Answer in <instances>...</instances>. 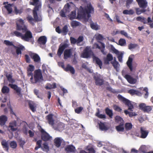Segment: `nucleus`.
<instances>
[{
	"label": "nucleus",
	"instance_id": "47",
	"mask_svg": "<svg viewBox=\"0 0 153 153\" xmlns=\"http://www.w3.org/2000/svg\"><path fill=\"white\" fill-rule=\"evenodd\" d=\"M138 46V45L136 44L130 43L128 45V48L130 50L134 49Z\"/></svg>",
	"mask_w": 153,
	"mask_h": 153
},
{
	"label": "nucleus",
	"instance_id": "49",
	"mask_svg": "<svg viewBox=\"0 0 153 153\" xmlns=\"http://www.w3.org/2000/svg\"><path fill=\"white\" fill-rule=\"evenodd\" d=\"M132 125L131 123H126L125 125V127L126 130H130L132 128Z\"/></svg>",
	"mask_w": 153,
	"mask_h": 153
},
{
	"label": "nucleus",
	"instance_id": "21",
	"mask_svg": "<svg viewBox=\"0 0 153 153\" xmlns=\"http://www.w3.org/2000/svg\"><path fill=\"white\" fill-rule=\"evenodd\" d=\"M14 48L16 49V53L17 55L21 54L22 51L25 50L24 47L22 45H19V46H14Z\"/></svg>",
	"mask_w": 153,
	"mask_h": 153
},
{
	"label": "nucleus",
	"instance_id": "63",
	"mask_svg": "<svg viewBox=\"0 0 153 153\" xmlns=\"http://www.w3.org/2000/svg\"><path fill=\"white\" fill-rule=\"evenodd\" d=\"M116 122H118L123 121L122 118L119 116H117L115 118Z\"/></svg>",
	"mask_w": 153,
	"mask_h": 153
},
{
	"label": "nucleus",
	"instance_id": "3",
	"mask_svg": "<svg viewBox=\"0 0 153 153\" xmlns=\"http://www.w3.org/2000/svg\"><path fill=\"white\" fill-rule=\"evenodd\" d=\"M39 7L37 6L34 8L33 11V18L30 15H28L26 19L28 22L32 25H34V22H40L42 20V18L40 15H38L37 11H38Z\"/></svg>",
	"mask_w": 153,
	"mask_h": 153
},
{
	"label": "nucleus",
	"instance_id": "25",
	"mask_svg": "<svg viewBox=\"0 0 153 153\" xmlns=\"http://www.w3.org/2000/svg\"><path fill=\"white\" fill-rule=\"evenodd\" d=\"M7 119V117L5 115H2L0 116V125L1 126L5 125Z\"/></svg>",
	"mask_w": 153,
	"mask_h": 153
},
{
	"label": "nucleus",
	"instance_id": "36",
	"mask_svg": "<svg viewBox=\"0 0 153 153\" xmlns=\"http://www.w3.org/2000/svg\"><path fill=\"white\" fill-rule=\"evenodd\" d=\"M105 112L110 117L112 118L113 115V113L112 110L109 109L108 108H107L105 109Z\"/></svg>",
	"mask_w": 153,
	"mask_h": 153
},
{
	"label": "nucleus",
	"instance_id": "22",
	"mask_svg": "<svg viewBox=\"0 0 153 153\" xmlns=\"http://www.w3.org/2000/svg\"><path fill=\"white\" fill-rule=\"evenodd\" d=\"M64 70L67 72L69 71L72 74H74L75 73L74 68L69 64L67 65Z\"/></svg>",
	"mask_w": 153,
	"mask_h": 153
},
{
	"label": "nucleus",
	"instance_id": "16",
	"mask_svg": "<svg viewBox=\"0 0 153 153\" xmlns=\"http://www.w3.org/2000/svg\"><path fill=\"white\" fill-rule=\"evenodd\" d=\"M139 7L144 9L147 6L148 3L146 0H136Z\"/></svg>",
	"mask_w": 153,
	"mask_h": 153
},
{
	"label": "nucleus",
	"instance_id": "17",
	"mask_svg": "<svg viewBox=\"0 0 153 153\" xmlns=\"http://www.w3.org/2000/svg\"><path fill=\"white\" fill-rule=\"evenodd\" d=\"M54 145L57 148H59L61 143L63 141V140L59 137L55 138L54 140Z\"/></svg>",
	"mask_w": 153,
	"mask_h": 153
},
{
	"label": "nucleus",
	"instance_id": "8",
	"mask_svg": "<svg viewBox=\"0 0 153 153\" xmlns=\"http://www.w3.org/2000/svg\"><path fill=\"white\" fill-rule=\"evenodd\" d=\"M40 129L39 130L41 133V139L45 141H47L50 140L52 138V137L49 134L45 131L44 129L41 128V126Z\"/></svg>",
	"mask_w": 153,
	"mask_h": 153
},
{
	"label": "nucleus",
	"instance_id": "4",
	"mask_svg": "<svg viewBox=\"0 0 153 153\" xmlns=\"http://www.w3.org/2000/svg\"><path fill=\"white\" fill-rule=\"evenodd\" d=\"M34 80L33 78V76L30 78L31 82L33 83H35L40 81V80L43 79L41 72L40 70H36L34 72Z\"/></svg>",
	"mask_w": 153,
	"mask_h": 153
},
{
	"label": "nucleus",
	"instance_id": "18",
	"mask_svg": "<svg viewBox=\"0 0 153 153\" xmlns=\"http://www.w3.org/2000/svg\"><path fill=\"white\" fill-rule=\"evenodd\" d=\"M65 150L67 152H74L76 150V149L73 145H69L65 147Z\"/></svg>",
	"mask_w": 153,
	"mask_h": 153
},
{
	"label": "nucleus",
	"instance_id": "59",
	"mask_svg": "<svg viewBox=\"0 0 153 153\" xmlns=\"http://www.w3.org/2000/svg\"><path fill=\"white\" fill-rule=\"evenodd\" d=\"M106 89L108 91L113 93L115 94L117 92L115 90L113 89L111 87H107Z\"/></svg>",
	"mask_w": 153,
	"mask_h": 153
},
{
	"label": "nucleus",
	"instance_id": "56",
	"mask_svg": "<svg viewBox=\"0 0 153 153\" xmlns=\"http://www.w3.org/2000/svg\"><path fill=\"white\" fill-rule=\"evenodd\" d=\"M29 107L30 110L33 112L36 111V109L34 106V105L31 103L29 102L28 103Z\"/></svg>",
	"mask_w": 153,
	"mask_h": 153
},
{
	"label": "nucleus",
	"instance_id": "33",
	"mask_svg": "<svg viewBox=\"0 0 153 153\" xmlns=\"http://www.w3.org/2000/svg\"><path fill=\"white\" fill-rule=\"evenodd\" d=\"M94 60L95 61L96 63L99 66L100 68L101 69L102 64L101 60L97 57H95L94 58Z\"/></svg>",
	"mask_w": 153,
	"mask_h": 153
},
{
	"label": "nucleus",
	"instance_id": "15",
	"mask_svg": "<svg viewBox=\"0 0 153 153\" xmlns=\"http://www.w3.org/2000/svg\"><path fill=\"white\" fill-rule=\"evenodd\" d=\"M29 55L34 62H39L40 61V58L39 55L37 53H29Z\"/></svg>",
	"mask_w": 153,
	"mask_h": 153
},
{
	"label": "nucleus",
	"instance_id": "34",
	"mask_svg": "<svg viewBox=\"0 0 153 153\" xmlns=\"http://www.w3.org/2000/svg\"><path fill=\"white\" fill-rule=\"evenodd\" d=\"M128 92L131 95L134 94L139 95L141 94V93L138 91L133 89L129 90L128 91Z\"/></svg>",
	"mask_w": 153,
	"mask_h": 153
},
{
	"label": "nucleus",
	"instance_id": "31",
	"mask_svg": "<svg viewBox=\"0 0 153 153\" xmlns=\"http://www.w3.org/2000/svg\"><path fill=\"white\" fill-rule=\"evenodd\" d=\"M6 76L7 77L8 81L9 82L11 83H13L15 82V80L13 78V76L12 74H7L6 75Z\"/></svg>",
	"mask_w": 153,
	"mask_h": 153
},
{
	"label": "nucleus",
	"instance_id": "51",
	"mask_svg": "<svg viewBox=\"0 0 153 153\" xmlns=\"http://www.w3.org/2000/svg\"><path fill=\"white\" fill-rule=\"evenodd\" d=\"M83 108L82 107H79L77 108L74 109L75 112L77 114H80L83 110Z\"/></svg>",
	"mask_w": 153,
	"mask_h": 153
},
{
	"label": "nucleus",
	"instance_id": "2",
	"mask_svg": "<svg viewBox=\"0 0 153 153\" xmlns=\"http://www.w3.org/2000/svg\"><path fill=\"white\" fill-rule=\"evenodd\" d=\"M94 13V8L91 4L88 5L87 8L80 6L78 11L77 17L79 19H86L88 21L91 17L90 13Z\"/></svg>",
	"mask_w": 153,
	"mask_h": 153
},
{
	"label": "nucleus",
	"instance_id": "42",
	"mask_svg": "<svg viewBox=\"0 0 153 153\" xmlns=\"http://www.w3.org/2000/svg\"><path fill=\"white\" fill-rule=\"evenodd\" d=\"M116 128L118 131H123L124 130L123 124L120 123L119 126H116Z\"/></svg>",
	"mask_w": 153,
	"mask_h": 153
},
{
	"label": "nucleus",
	"instance_id": "38",
	"mask_svg": "<svg viewBox=\"0 0 153 153\" xmlns=\"http://www.w3.org/2000/svg\"><path fill=\"white\" fill-rule=\"evenodd\" d=\"M134 13V11L132 9L129 10H125L123 11V13L124 14L132 15Z\"/></svg>",
	"mask_w": 153,
	"mask_h": 153
},
{
	"label": "nucleus",
	"instance_id": "19",
	"mask_svg": "<svg viewBox=\"0 0 153 153\" xmlns=\"http://www.w3.org/2000/svg\"><path fill=\"white\" fill-rule=\"evenodd\" d=\"M125 77L127 79L128 82L130 84H135L137 80L131 77V76L128 74L125 75Z\"/></svg>",
	"mask_w": 153,
	"mask_h": 153
},
{
	"label": "nucleus",
	"instance_id": "58",
	"mask_svg": "<svg viewBox=\"0 0 153 153\" xmlns=\"http://www.w3.org/2000/svg\"><path fill=\"white\" fill-rule=\"evenodd\" d=\"M35 69L34 66L32 65H29L27 68V70L29 71H33Z\"/></svg>",
	"mask_w": 153,
	"mask_h": 153
},
{
	"label": "nucleus",
	"instance_id": "44",
	"mask_svg": "<svg viewBox=\"0 0 153 153\" xmlns=\"http://www.w3.org/2000/svg\"><path fill=\"white\" fill-rule=\"evenodd\" d=\"M42 143V141L41 140H39L36 142V145L37 146H36L35 148V150H37L38 149L41 147V145Z\"/></svg>",
	"mask_w": 153,
	"mask_h": 153
},
{
	"label": "nucleus",
	"instance_id": "52",
	"mask_svg": "<svg viewBox=\"0 0 153 153\" xmlns=\"http://www.w3.org/2000/svg\"><path fill=\"white\" fill-rule=\"evenodd\" d=\"M136 13L137 15H139L140 14L142 13L145 12L146 10L144 9L142 10H140L139 8H135Z\"/></svg>",
	"mask_w": 153,
	"mask_h": 153
},
{
	"label": "nucleus",
	"instance_id": "14",
	"mask_svg": "<svg viewBox=\"0 0 153 153\" xmlns=\"http://www.w3.org/2000/svg\"><path fill=\"white\" fill-rule=\"evenodd\" d=\"M8 86L15 91L18 95L19 96L21 94L22 89L17 85L10 83Z\"/></svg>",
	"mask_w": 153,
	"mask_h": 153
},
{
	"label": "nucleus",
	"instance_id": "48",
	"mask_svg": "<svg viewBox=\"0 0 153 153\" xmlns=\"http://www.w3.org/2000/svg\"><path fill=\"white\" fill-rule=\"evenodd\" d=\"M119 45L121 46H124L126 44V40L123 39H120L118 42Z\"/></svg>",
	"mask_w": 153,
	"mask_h": 153
},
{
	"label": "nucleus",
	"instance_id": "29",
	"mask_svg": "<svg viewBox=\"0 0 153 153\" xmlns=\"http://www.w3.org/2000/svg\"><path fill=\"white\" fill-rule=\"evenodd\" d=\"M16 121H14L10 123L8 128H10V129L12 131H13L16 130L17 128H15V127H16Z\"/></svg>",
	"mask_w": 153,
	"mask_h": 153
},
{
	"label": "nucleus",
	"instance_id": "7",
	"mask_svg": "<svg viewBox=\"0 0 153 153\" xmlns=\"http://www.w3.org/2000/svg\"><path fill=\"white\" fill-rule=\"evenodd\" d=\"M93 78L96 85L101 86L104 84V80L100 74H94Z\"/></svg>",
	"mask_w": 153,
	"mask_h": 153
},
{
	"label": "nucleus",
	"instance_id": "28",
	"mask_svg": "<svg viewBox=\"0 0 153 153\" xmlns=\"http://www.w3.org/2000/svg\"><path fill=\"white\" fill-rule=\"evenodd\" d=\"M1 144L4 150L7 152L9 151V146L8 143L5 140H3L1 142Z\"/></svg>",
	"mask_w": 153,
	"mask_h": 153
},
{
	"label": "nucleus",
	"instance_id": "62",
	"mask_svg": "<svg viewBox=\"0 0 153 153\" xmlns=\"http://www.w3.org/2000/svg\"><path fill=\"white\" fill-rule=\"evenodd\" d=\"M111 63L114 68L115 69H117V68L118 62L115 60L113 62H111Z\"/></svg>",
	"mask_w": 153,
	"mask_h": 153
},
{
	"label": "nucleus",
	"instance_id": "11",
	"mask_svg": "<svg viewBox=\"0 0 153 153\" xmlns=\"http://www.w3.org/2000/svg\"><path fill=\"white\" fill-rule=\"evenodd\" d=\"M99 42L101 44L102 47H100L99 45L97 43H94L93 45V48H94L97 49L98 48L101 51L102 53L104 55H105L106 53L104 51L105 48V45L104 44L101 42Z\"/></svg>",
	"mask_w": 153,
	"mask_h": 153
},
{
	"label": "nucleus",
	"instance_id": "26",
	"mask_svg": "<svg viewBox=\"0 0 153 153\" xmlns=\"http://www.w3.org/2000/svg\"><path fill=\"white\" fill-rule=\"evenodd\" d=\"M53 114H50L46 117V119L48 121L49 124L52 126H53L54 125V120L53 119Z\"/></svg>",
	"mask_w": 153,
	"mask_h": 153
},
{
	"label": "nucleus",
	"instance_id": "24",
	"mask_svg": "<svg viewBox=\"0 0 153 153\" xmlns=\"http://www.w3.org/2000/svg\"><path fill=\"white\" fill-rule=\"evenodd\" d=\"M113 58L112 54L111 53H108L106 57L104 59V63L106 65L109 64V62L112 60Z\"/></svg>",
	"mask_w": 153,
	"mask_h": 153
},
{
	"label": "nucleus",
	"instance_id": "13",
	"mask_svg": "<svg viewBox=\"0 0 153 153\" xmlns=\"http://www.w3.org/2000/svg\"><path fill=\"white\" fill-rule=\"evenodd\" d=\"M91 53V50L88 47H86L84 50L81 55L84 58H88L90 56Z\"/></svg>",
	"mask_w": 153,
	"mask_h": 153
},
{
	"label": "nucleus",
	"instance_id": "10",
	"mask_svg": "<svg viewBox=\"0 0 153 153\" xmlns=\"http://www.w3.org/2000/svg\"><path fill=\"white\" fill-rule=\"evenodd\" d=\"M139 106L140 109L145 112L149 113L152 109V106H147L144 103L140 104Z\"/></svg>",
	"mask_w": 153,
	"mask_h": 153
},
{
	"label": "nucleus",
	"instance_id": "30",
	"mask_svg": "<svg viewBox=\"0 0 153 153\" xmlns=\"http://www.w3.org/2000/svg\"><path fill=\"white\" fill-rule=\"evenodd\" d=\"M133 59L129 57L128 58V60L127 61L126 64L129 67L131 71H132L133 70V68L132 66V62Z\"/></svg>",
	"mask_w": 153,
	"mask_h": 153
},
{
	"label": "nucleus",
	"instance_id": "6",
	"mask_svg": "<svg viewBox=\"0 0 153 153\" xmlns=\"http://www.w3.org/2000/svg\"><path fill=\"white\" fill-rule=\"evenodd\" d=\"M84 40V37L82 36H80L77 39L72 37H71L70 38V41L71 43V44H76L78 46H83L85 44V42H83L81 44V42H82Z\"/></svg>",
	"mask_w": 153,
	"mask_h": 153
},
{
	"label": "nucleus",
	"instance_id": "41",
	"mask_svg": "<svg viewBox=\"0 0 153 153\" xmlns=\"http://www.w3.org/2000/svg\"><path fill=\"white\" fill-rule=\"evenodd\" d=\"M13 35L19 38H20L22 39V37L23 36V34L18 31L16 30L13 32Z\"/></svg>",
	"mask_w": 153,
	"mask_h": 153
},
{
	"label": "nucleus",
	"instance_id": "64",
	"mask_svg": "<svg viewBox=\"0 0 153 153\" xmlns=\"http://www.w3.org/2000/svg\"><path fill=\"white\" fill-rule=\"evenodd\" d=\"M25 59L27 63H30V59L29 56L27 55H25Z\"/></svg>",
	"mask_w": 153,
	"mask_h": 153
},
{
	"label": "nucleus",
	"instance_id": "50",
	"mask_svg": "<svg viewBox=\"0 0 153 153\" xmlns=\"http://www.w3.org/2000/svg\"><path fill=\"white\" fill-rule=\"evenodd\" d=\"M68 32V27L67 25H65L63 27L62 30V33L65 35L67 34Z\"/></svg>",
	"mask_w": 153,
	"mask_h": 153
},
{
	"label": "nucleus",
	"instance_id": "5",
	"mask_svg": "<svg viewBox=\"0 0 153 153\" xmlns=\"http://www.w3.org/2000/svg\"><path fill=\"white\" fill-rule=\"evenodd\" d=\"M117 98L123 102L128 107V110L132 111V109L134 108V106L131 101L124 97L120 94L118 95Z\"/></svg>",
	"mask_w": 153,
	"mask_h": 153
},
{
	"label": "nucleus",
	"instance_id": "61",
	"mask_svg": "<svg viewBox=\"0 0 153 153\" xmlns=\"http://www.w3.org/2000/svg\"><path fill=\"white\" fill-rule=\"evenodd\" d=\"M14 11L15 13V14L17 15L18 14H20L22 12V11L21 10H18L17 9V7H14Z\"/></svg>",
	"mask_w": 153,
	"mask_h": 153
},
{
	"label": "nucleus",
	"instance_id": "60",
	"mask_svg": "<svg viewBox=\"0 0 153 153\" xmlns=\"http://www.w3.org/2000/svg\"><path fill=\"white\" fill-rule=\"evenodd\" d=\"M96 116L99 118L102 119L105 118L106 116L105 114H100L99 112H97L96 114Z\"/></svg>",
	"mask_w": 153,
	"mask_h": 153
},
{
	"label": "nucleus",
	"instance_id": "35",
	"mask_svg": "<svg viewBox=\"0 0 153 153\" xmlns=\"http://www.w3.org/2000/svg\"><path fill=\"white\" fill-rule=\"evenodd\" d=\"M56 88V84L53 83L52 84H48L46 86L45 88L47 89H50L53 88Z\"/></svg>",
	"mask_w": 153,
	"mask_h": 153
},
{
	"label": "nucleus",
	"instance_id": "32",
	"mask_svg": "<svg viewBox=\"0 0 153 153\" xmlns=\"http://www.w3.org/2000/svg\"><path fill=\"white\" fill-rule=\"evenodd\" d=\"M99 127L100 129L102 131H107L108 128L106 126L104 123L100 122L99 124Z\"/></svg>",
	"mask_w": 153,
	"mask_h": 153
},
{
	"label": "nucleus",
	"instance_id": "57",
	"mask_svg": "<svg viewBox=\"0 0 153 153\" xmlns=\"http://www.w3.org/2000/svg\"><path fill=\"white\" fill-rule=\"evenodd\" d=\"M143 91L146 92V93L144 94V97L146 99L148 98L149 94L148 92V89L147 87H145L143 89Z\"/></svg>",
	"mask_w": 153,
	"mask_h": 153
},
{
	"label": "nucleus",
	"instance_id": "37",
	"mask_svg": "<svg viewBox=\"0 0 153 153\" xmlns=\"http://www.w3.org/2000/svg\"><path fill=\"white\" fill-rule=\"evenodd\" d=\"M1 91L3 94H8L9 92L10 89L7 86H4L1 89Z\"/></svg>",
	"mask_w": 153,
	"mask_h": 153
},
{
	"label": "nucleus",
	"instance_id": "27",
	"mask_svg": "<svg viewBox=\"0 0 153 153\" xmlns=\"http://www.w3.org/2000/svg\"><path fill=\"white\" fill-rule=\"evenodd\" d=\"M37 42L40 44L44 45L47 42V38L45 36H41L38 39Z\"/></svg>",
	"mask_w": 153,
	"mask_h": 153
},
{
	"label": "nucleus",
	"instance_id": "12",
	"mask_svg": "<svg viewBox=\"0 0 153 153\" xmlns=\"http://www.w3.org/2000/svg\"><path fill=\"white\" fill-rule=\"evenodd\" d=\"M140 133L141 135L140 136L138 135L137 136L141 138L144 139L147 137L149 134V131L146 130L143 127H141L140 128Z\"/></svg>",
	"mask_w": 153,
	"mask_h": 153
},
{
	"label": "nucleus",
	"instance_id": "46",
	"mask_svg": "<svg viewBox=\"0 0 153 153\" xmlns=\"http://www.w3.org/2000/svg\"><path fill=\"white\" fill-rule=\"evenodd\" d=\"M80 23L77 21H73L71 23V27H76L79 25Z\"/></svg>",
	"mask_w": 153,
	"mask_h": 153
},
{
	"label": "nucleus",
	"instance_id": "23",
	"mask_svg": "<svg viewBox=\"0 0 153 153\" xmlns=\"http://www.w3.org/2000/svg\"><path fill=\"white\" fill-rule=\"evenodd\" d=\"M30 5L35 6L34 8L36 7H39L38 8V11L40 8H41V4L39 2V0H31L30 2Z\"/></svg>",
	"mask_w": 153,
	"mask_h": 153
},
{
	"label": "nucleus",
	"instance_id": "40",
	"mask_svg": "<svg viewBox=\"0 0 153 153\" xmlns=\"http://www.w3.org/2000/svg\"><path fill=\"white\" fill-rule=\"evenodd\" d=\"M10 145L11 148L13 149H15L17 147V144L16 141H12L10 142Z\"/></svg>",
	"mask_w": 153,
	"mask_h": 153
},
{
	"label": "nucleus",
	"instance_id": "20",
	"mask_svg": "<svg viewBox=\"0 0 153 153\" xmlns=\"http://www.w3.org/2000/svg\"><path fill=\"white\" fill-rule=\"evenodd\" d=\"M71 49L65 50L64 53V59H66L70 57L72 54Z\"/></svg>",
	"mask_w": 153,
	"mask_h": 153
},
{
	"label": "nucleus",
	"instance_id": "54",
	"mask_svg": "<svg viewBox=\"0 0 153 153\" xmlns=\"http://www.w3.org/2000/svg\"><path fill=\"white\" fill-rule=\"evenodd\" d=\"M4 43L6 45L8 46H12L14 47V46H15L13 43L12 42H11L8 40H5L4 41Z\"/></svg>",
	"mask_w": 153,
	"mask_h": 153
},
{
	"label": "nucleus",
	"instance_id": "55",
	"mask_svg": "<svg viewBox=\"0 0 153 153\" xmlns=\"http://www.w3.org/2000/svg\"><path fill=\"white\" fill-rule=\"evenodd\" d=\"M19 143L20 146L23 148L24 145L26 143L25 141L24 140H23L22 139H20L19 140Z\"/></svg>",
	"mask_w": 153,
	"mask_h": 153
},
{
	"label": "nucleus",
	"instance_id": "1",
	"mask_svg": "<svg viewBox=\"0 0 153 153\" xmlns=\"http://www.w3.org/2000/svg\"><path fill=\"white\" fill-rule=\"evenodd\" d=\"M24 20L22 19H19L16 21V29L18 30H22L23 32H25L23 34L22 39L27 42H29L33 38L32 33L30 30H28L27 28L24 24Z\"/></svg>",
	"mask_w": 153,
	"mask_h": 153
},
{
	"label": "nucleus",
	"instance_id": "45",
	"mask_svg": "<svg viewBox=\"0 0 153 153\" xmlns=\"http://www.w3.org/2000/svg\"><path fill=\"white\" fill-rule=\"evenodd\" d=\"M91 27L93 29L95 30H97L99 29L98 25L94 23H91L90 24Z\"/></svg>",
	"mask_w": 153,
	"mask_h": 153
},
{
	"label": "nucleus",
	"instance_id": "43",
	"mask_svg": "<svg viewBox=\"0 0 153 153\" xmlns=\"http://www.w3.org/2000/svg\"><path fill=\"white\" fill-rule=\"evenodd\" d=\"M76 12L75 11H73L71 12V14L69 16V19L71 20L75 19L76 18Z\"/></svg>",
	"mask_w": 153,
	"mask_h": 153
},
{
	"label": "nucleus",
	"instance_id": "39",
	"mask_svg": "<svg viewBox=\"0 0 153 153\" xmlns=\"http://www.w3.org/2000/svg\"><path fill=\"white\" fill-rule=\"evenodd\" d=\"M12 5L9 4L7 5H5L4 7L6 8L8 12V14H11L12 12V8L11 7Z\"/></svg>",
	"mask_w": 153,
	"mask_h": 153
},
{
	"label": "nucleus",
	"instance_id": "53",
	"mask_svg": "<svg viewBox=\"0 0 153 153\" xmlns=\"http://www.w3.org/2000/svg\"><path fill=\"white\" fill-rule=\"evenodd\" d=\"M113 108L115 111L119 112H121L122 110L120 107L116 105H113Z\"/></svg>",
	"mask_w": 153,
	"mask_h": 153
},
{
	"label": "nucleus",
	"instance_id": "9",
	"mask_svg": "<svg viewBox=\"0 0 153 153\" xmlns=\"http://www.w3.org/2000/svg\"><path fill=\"white\" fill-rule=\"evenodd\" d=\"M68 45L67 43H64L62 44L61 43L59 46L57 52V55L59 57H60L65 49L68 48Z\"/></svg>",
	"mask_w": 153,
	"mask_h": 153
}]
</instances>
